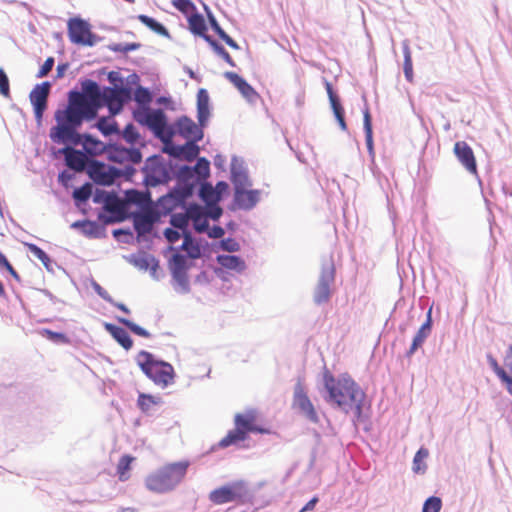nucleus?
Returning a JSON list of instances; mask_svg holds the SVG:
<instances>
[{"mask_svg":"<svg viewBox=\"0 0 512 512\" xmlns=\"http://www.w3.org/2000/svg\"><path fill=\"white\" fill-rule=\"evenodd\" d=\"M207 44L211 47V49L221 57L229 66L235 67L236 63L225 49V47L214 37L210 38Z\"/></svg>","mask_w":512,"mask_h":512,"instance_id":"13d9d810","label":"nucleus"},{"mask_svg":"<svg viewBox=\"0 0 512 512\" xmlns=\"http://www.w3.org/2000/svg\"><path fill=\"white\" fill-rule=\"evenodd\" d=\"M335 277L336 268L332 256L323 259L318 281L313 291V302L315 305L321 306L330 301Z\"/></svg>","mask_w":512,"mask_h":512,"instance_id":"423d86ee","label":"nucleus"},{"mask_svg":"<svg viewBox=\"0 0 512 512\" xmlns=\"http://www.w3.org/2000/svg\"><path fill=\"white\" fill-rule=\"evenodd\" d=\"M106 157L109 161L124 164H140L143 154L140 147L130 145L129 147L117 142H109Z\"/></svg>","mask_w":512,"mask_h":512,"instance_id":"4468645a","label":"nucleus"},{"mask_svg":"<svg viewBox=\"0 0 512 512\" xmlns=\"http://www.w3.org/2000/svg\"><path fill=\"white\" fill-rule=\"evenodd\" d=\"M132 118L140 126L148 128L155 138L162 139L160 128L167 125L168 116L164 110L160 108H149L141 111H132Z\"/></svg>","mask_w":512,"mask_h":512,"instance_id":"ddd939ff","label":"nucleus"},{"mask_svg":"<svg viewBox=\"0 0 512 512\" xmlns=\"http://www.w3.org/2000/svg\"><path fill=\"white\" fill-rule=\"evenodd\" d=\"M71 228L80 230L85 237L90 239H101L106 236L104 224L94 220H77L71 224Z\"/></svg>","mask_w":512,"mask_h":512,"instance_id":"cd10ccee","label":"nucleus"},{"mask_svg":"<svg viewBox=\"0 0 512 512\" xmlns=\"http://www.w3.org/2000/svg\"><path fill=\"white\" fill-rule=\"evenodd\" d=\"M292 409L310 423L318 424L320 422L319 414L308 396L302 377L297 378L293 388Z\"/></svg>","mask_w":512,"mask_h":512,"instance_id":"1a4fd4ad","label":"nucleus"},{"mask_svg":"<svg viewBox=\"0 0 512 512\" xmlns=\"http://www.w3.org/2000/svg\"><path fill=\"white\" fill-rule=\"evenodd\" d=\"M48 97L49 95L35 87L29 94V99L33 107L34 117L38 125H41L43 115L48 108Z\"/></svg>","mask_w":512,"mask_h":512,"instance_id":"7c9ffc66","label":"nucleus"},{"mask_svg":"<svg viewBox=\"0 0 512 512\" xmlns=\"http://www.w3.org/2000/svg\"><path fill=\"white\" fill-rule=\"evenodd\" d=\"M402 52H403V57H404V63H403L404 76L408 82H412L413 75H414L413 74V61H412L410 46H409V43L407 40H404L402 42Z\"/></svg>","mask_w":512,"mask_h":512,"instance_id":"3c124183","label":"nucleus"},{"mask_svg":"<svg viewBox=\"0 0 512 512\" xmlns=\"http://www.w3.org/2000/svg\"><path fill=\"white\" fill-rule=\"evenodd\" d=\"M195 165L191 166L192 171L195 172L201 179L206 180L210 176V161L206 157H198L195 159Z\"/></svg>","mask_w":512,"mask_h":512,"instance_id":"680f3d73","label":"nucleus"},{"mask_svg":"<svg viewBox=\"0 0 512 512\" xmlns=\"http://www.w3.org/2000/svg\"><path fill=\"white\" fill-rule=\"evenodd\" d=\"M163 403L161 397H156L152 394L139 392L137 399L138 409L146 414L150 415V409L153 405H161Z\"/></svg>","mask_w":512,"mask_h":512,"instance_id":"de8ad7c7","label":"nucleus"},{"mask_svg":"<svg viewBox=\"0 0 512 512\" xmlns=\"http://www.w3.org/2000/svg\"><path fill=\"white\" fill-rule=\"evenodd\" d=\"M209 500L215 505H222L229 502L240 504L250 503L254 494L244 480L228 482L209 493Z\"/></svg>","mask_w":512,"mask_h":512,"instance_id":"20e7f679","label":"nucleus"},{"mask_svg":"<svg viewBox=\"0 0 512 512\" xmlns=\"http://www.w3.org/2000/svg\"><path fill=\"white\" fill-rule=\"evenodd\" d=\"M188 29L194 36L202 38L206 43L212 38L208 34V26L204 16L197 10L190 16H187Z\"/></svg>","mask_w":512,"mask_h":512,"instance_id":"2f4dec72","label":"nucleus"},{"mask_svg":"<svg viewBox=\"0 0 512 512\" xmlns=\"http://www.w3.org/2000/svg\"><path fill=\"white\" fill-rule=\"evenodd\" d=\"M107 80L112 85V89L118 90L123 93H131L132 89L124 84V78L117 71H110L107 73Z\"/></svg>","mask_w":512,"mask_h":512,"instance_id":"052dcab7","label":"nucleus"},{"mask_svg":"<svg viewBox=\"0 0 512 512\" xmlns=\"http://www.w3.org/2000/svg\"><path fill=\"white\" fill-rule=\"evenodd\" d=\"M172 5L186 18L197 11V7L191 0H172Z\"/></svg>","mask_w":512,"mask_h":512,"instance_id":"e2e57ef3","label":"nucleus"},{"mask_svg":"<svg viewBox=\"0 0 512 512\" xmlns=\"http://www.w3.org/2000/svg\"><path fill=\"white\" fill-rule=\"evenodd\" d=\"M92 197V186L89 182H86L80 187H76L73 190L72 198L77 208L85 206L89 199Z\"/></svg>","mask_w":512,"mask_h":512,"instance_id":"49530a36","label":"nucleus"},{"mask_svg":"<svg viewBox=\"0 0 512 512\" xmlns=\"http://www.w3.org/2000/svg\"><path fill=\"white\" fill-rule=\"evenodd\" d=\"M323 388L322 397L331 408L345 415L353 413L354 425L364 424V430L366 432L370 430L371 402L367 399L366 392L348 372L335 377L324 366Z\"/></svg>","mask_w":512,"mask_h":512,"instance_id":"f257e3e1","label":"nucleus"},{"mask_svg":"<svg viewBox=\"0 0 512 512\" xmlns=\"http://www.w3.org/2000/svg\"><path fill=\"white\" fill-rule=\"evenodd\" d=\"M135 458L129 454L122 455L117 464V475L120 481H126L129 478L131 464Z\"/></svg>","mask_w":512,"mask_h":512,"instance_id":"4d7b16f0","label":"nucleus"},{"mask_svg":"<svg viewBox=\"0 0 512 512\" xmlns=\"http://www.w3.org/2000/svg\"><path fill=\"white\" fill-rule=\"evenodd\" d=\"M199 144L192 142H185L184 144L170 143L163 147L162 151L170 158L180 161H194L200 154Z\"/></svg>","mask_w":512,"mask_h":512,"instance_id":"f3484780","label":"nucleus"},{"mask_svg":"<svg viewBox=\"0 0 512 512\" xmlns=\"http://www.w3.org/2000/svg\"><path fill=\"white\" fill-rule=\"evenodd\" d=\"M216 261L223 269L242 273L246 270L247 264L245 260L239 255L232 254H218Z\"/></svg>","mask_w":512,"mask_h":512,"instance_id":"72a5a7b5","label":"nucleus"},{"mask_svg":"<svg viewBox=\"0 0 512 512\" xmlns=\"http://www.w3.org/2000/svg\"><path fill=\"white\" fill-rule=\"evenodd\" d=\"M67 34L70 42L79 46L93 47L103 40V37L92 32L91 24L80 16L68 20Z\"/></svg>","mask_w":512,"mask_h":512,"instance_id":"6e6552de","label":"nucleus"},{"mask_svg":"<svg viewBox=\"0 0 512 512\" xmlns=\"http://www.w3.org/2000/svg\"><path fill=\"white\" fill-rule=\"evenodd\" d=\"M210 246V243L204 238L193 236L192 238L188 237L180 246H169L167 250H185L192 259H199L210 254Z\"/></svg>","mask_w":512,"mask_h":512,"instance_id":"6ab92c4d","label":"nucleus"},{"mask_svg":"<svg viewBox=\"0 0 512 512\" xmlns=\"http://www.w3.org/2000/svg\"><path fill=\"white\" fill-rule=\"evenodd\" d=\"M176 129L170 131L167 138H173L175 135H179L187 142L198 144L204 138V129L209 124H201L200 122L195 123L189 116L181 115L175 121Z\"/></svg>","mask_w":512,"mask_h":512,"instance_id":"f8f14e48","label":"nucleus"},{"mask_svg":"<svg viewBox=\"0 0 512 512\" xmlns=\"http://www.w3.org/2000/svg\"><path fill=\"white\" fill-rule=\"evenodd\" d=\"M79 83L81 86V90L79 91L83 93V97L86 98L87 101H100L104 86H101L98 82L89 78H82L79 80Z\"/></svg>","mask_w":512,"mask_h":512,"instance_id":"c9c22d12","label":"nucleus"},{"mask_svg":"<svg viewBox=\"0 0 512 512\" xmlns=\"http://www.w3.org/2000/svg\"><path fill=\"white\" fill-rule=\"evenodd\" d=\"M187 196L180 190L175 191L174 186L170 187L167 193L161 195L150 207L154 210L156 216L160 219L167 217L176 209L184 207L185 200H189Z\"/></svg>","mask_w":512,"mask_h":512,"instance_id":"9b49d317","label":"nucleus"},{"mask_svg":"<svg viewBox=\"0 0 512 512\" xmlns=\"http://www.w3.org/2000/svg\"><path fill=\"white\" fill-rule=\"evenodd\" d=\"M142 44L139 42H129V43H111L107 46L110 51L113 52H121L128 53L141 48Z\"/></svg>","mask_w":512,"mask_h":512,"instance_id":"69168bd1","label":"nucleus"},{"mask_svg":"<svg viewBox=\"0 0 512 512\" xmlns=\"http://www.w3.org/2000/svg\"><path fill=\"white\" fill-rule=\"evenodd\" d=\"M56 124L50 128L49 137L55 144L65 146H77L85 140L84 132L80 133L82 125L68 118H54Z\"/></svg>","mask_w":512,"mask_h":512,"instance_id":"39448f33","label":"nucleus"},{"mask_svg":"<svg viewBox=\"0 0 512 512\" xmlns=\"http://www.w3.org/2000/svg\"><path fill=\"white\" fill-rule=\"evenodd\" d=\"M182 210L188 216V220H198L199 218H202V216H205V206L194 201L189 202L188 200H185Z\"/></svg>","mask_w":512,"mask_h":512,"instance_id":"864d4df0","label":"nucleus"},{"mask_svg":"<svg viewBox=\"0 0 512 512\" xmlns=\"http://www.w3.org/2000/svg\"><path fill=\"white\" fill-rule=\"evenodd\" d=\"M123 167H116V176L118 178H122L125 181H132L134 176L137 173V169L135 168L136 164L132 163H124Z\"/></svg>","mask_w":512,"mask_h":512,"instance_id":"0e129e2a","label":"nucleus"},{"mask_svg":"<svg viewBox=\"0 0 512 512\" xmlns=\"http://www.w3.org/2000/svg\"><path fill=\"white\" fill-rule=\"evenodd\" d=\"M85 140L82 143V149L87 155L95 156L106 154L108 149V143H104L95 135L84 132Z\"/></svg>","mask_w":512,"mask_h":512,"instance_id":"f704fd0d","label":"nucleus"},{"mask_svg":"<svg viewBox=\"0 0 512 512\" xmlns=\"http://www.w3.org/2000/svg\"><path fill=\"white\" fill-rule=\"evenodd\" d=\"M174 253L168 259V268L175 269L181 272H189L193 267V260L187 253H180L177 250H173Z\"/></svg>","mask_w":512,"mask_h":512,"instance_id":"e433bc0d","label":"nucleus"},{"mask_svg":"<svg viewBox=\"0 0 512 512\" xmlns=\"http://www.w3.org/2000/svg\"><path fill=\"white\" fill-rule=\"evenodd\" d=\"M216 190L210 182L202 180L201 184L197 186L196 193L198 198L206 205L208 203L217 202L215 195Z\"/></svg>","mask_w":512,"mask_h":512,"instance_id":"09e8293b","label":"nucleus"},{"mask_svg":"<svg viewBox=\"0 0 512 512\" xmlns=\"http://www.w3.org/2000/svg\"><path fill=\"white\" fill-rule=\"evenodd\" d=\"M202 180L199 175L192 171L190 165L182 164L179 170L178 180L174 185V190H180L192 198L196 193L197 186L201 184Z\"/></svg>","mask_w":512,"mask_h":512,"instance_id":"a211bd4d","label":"nucleus"},{"mask_svg":"<svg viewBox=\"0 0 512 512\" xmlns=\"http://www.w3.org/2000/svg\"><path fill=\"white\" fill-rule=\"evenodd\" d=\"M136 18L138 21H140L144 26H146L154 33L167 39H172V36L169 30L166 28V26L158 20H156L155 18L148 16L146 14H139L136 16Z\"/></svg>","mask_w":512,"mask_h":512,"instance_id":"c03bdc74","label":"nucleus"},{"mask_svg":"<svg viewBox=\"0 0 512 512\" xmlns=\"http://www.w3.org/2000/svg\"><path fill=\"white\" fill-rule=\"evenodd\" d=\"M127 202L139 209L144 208L147 203L152 204L151 193L149 191L142 192L137 189H128L125 191Z\"/></svg>","mask_w":512,"mask_h":512,"instance_id":"a18cd8bd","label":"nucleus"},{"mask_svg":"<svg viewBox=\"0 0 512 512\" xmlns=\"http://www.w3.org/2000/svg\"><path fill=\"white\" fill-rule=\"evenodd\" d=\"M91 128H96L104 137H109L120 133L118 122L113 118L105 116L98 118V121L92 124Z\"/></svg>","mask_w":512,"mask_h":512,"instance_id":"37998d69","label":"nucleus"},{"mask_svg":"<svg viewBox=\"0 0 512 512\" xmlns=\"http://www.w3.org/2000/svg\"><path fill=\"white\" fill-rule=\"evenodd\" d=\"M169 223L175 229L185 228L189 224L188 216L183 212L171 213Z\"/></svg>","mask_w":512,"mask_h":512,"instance_id":"338daca9","label":"nucleus"},{"mask_svg":"<svg viewBox=\"0 0 512 512\" xmlns=\"http://www.w3.org/2000/svg\"><path fill=\"white\" fill-rule=\"evenodd\" d=\"M363 130L365 134V143L367 147L368 154L372 160L375 158V150H374V139H373V124H372V116L371 113L366 107L363 111Z\"/></svg>","mask_w":512,"mask_h":512,"instance_id":"58836bf2","label":"nucleus"},{"mask_svg":"<svg viewBox=\"0 0 512 512\" xmlns=\"http://www.w3.org/2000/svg\"><path fill=\"white\" fill-rule=\"evenodd\" d=\"M171 274V285L175 292L179 294H188L191 291L189 275L187 272H181L175 269H169Z\"/></svg>","mask_w":512,"mask_h":512,"instance_id":"4c0bfd02","label":"nucleus"},{"mask_svg":"<svg viewBox=\"0 0 512 512\" xmlns=\"http://www.w3.org/2000/svg\"><path fill=\"white\" fill-rule=\"evenodd\" d=\"M189 466L187 460L166 464L146 477L145 486L158 494L170 492L183 481Z\"/></svg>","mask_w":512,"mask_h":512,"instance_id":"f03ea898","label":"nucleus"},{"mask_svg":"<svg viewBox=\"0 0 512 512\" xmlns=\"http://www.w3.org/2000/svg\"><path fill=\"white\" fill-rule=\"evenodd\" d=\"M429 451L425 447H420L414 455L412 470L416 474H424L427 470V465L424 460L428 457Z\"/></svg>","mask_w":512,"mask_h":512,"instance_id":"6e6d98bb","label":"nucleus"},{"mask_svg":"<svg viewBox=\"0 0 512 512\" xmlns=\"http://www.w3.org/2000/svg\"><path fill=\"white\" fill-rule=\"evenodd\" d=\"M433 304L429 307L426 312V319L416 332L412 341L417 343L420 347L425 343L426 339L430 336L433 329Z\"/></svg>","mask_w":512,"mask_h":512,"instance_id":"79ce46f5","label":"nucleus"},{"mask_svg":"<svg viewBox=\"0 0 512 512\" xmlns=\"http://www.w3.org/2000/svg\"><path fill=\"white\" fill-rule=\"evenodd\" d=\"M135 360L143 374L155 385L168 387L175 382L176 372L172 364L157 358L153 353L141 350Z\"/></svg>","mask_w":512,"mask_h":512,"instance_id":"7ed1b4c3","label":"nucleus"},{"mask_svg":"<svg viewBox=\"0 0 512 512\" xmlns=\"http://www.w3.org/2000/svg\"><path fill=\"white\" fill-rule=\"evenodd\" d=\"M101 108H103V103H100V101H85L80 109L75 111L70 118L80 125H83L84 122L98 120V118H100L99 110Z\"/></svg>","mask_w":512,"mask_h":512,"instance_id":"c85d7f7f","label":"nucleus"},{"mask_svg":"<svg viewBox=\"0 0 512 512\" xmlns=\"http://www.w3.org/2000/svg\"><path fill=\"white\" fill-rule=\"evenodd\" d=\"M156 259L157 258L154 255L143 251L138 255L132 254L129 257V262L133 264L135 267L146 271L150 268V266Z\"/></svg>","mask_w":512,"mask_h":512,"instance_id":"603ef678","label":"nucleus"},{"mask_svg":"<svg viewBox=\"0 0 512 512\" xmlns=\"http://www.w3.org/2000/svg\"><path fill=\"white\" fill-rule=\"evenodd\" d=\"M153 100V93L148 87L138 85L134 90V101L136 102V108L132 111H141L151 108V102Z\"/></svg>","mask_w":512,"mask_h":512,"instance_id":"ea45409f","label":"nucleus"},{"mask_svg":"<svg viewBox=\"0 0 512 512\" xmlns=\"http://www.w3.org/2000/svg\"><path fill=\"white\" fill-rule=\"evenodd\" d=\"M454 154L462 166L470 173L477 174V163L474 152L465 141H457L453 148Z\"/></svg>","mask_w":512,"mask_h":512,"instance_id":"a878e982","label":"nucleus"},{"mask_svg":"<svg viewBox=\"0 0 512 512\" xmlns=\"http://www.w3.org/2000/svg\"><path fill=\"white\" fill-rule=\"evenodd\" d=\"M211 103L208 91L205 88H200L197 92L196 111L197 120L201 124H209L211 117Z\"/></svg>","mask_w":512,"mask_h":512,"instance_id":"473e14b6","label":"nucleus"},{"mask_svg":"<svg viewBox=\"0 0 512 512\" xmlns=\"http://www.w3.org/2000/svg\"><path fill=\"white\" fill-rule=\"evenodd\" d=\"M323 84L328 95L329 104L333 115L342 131H347V123L345 120V109L342 105L341 98L337 91L334 89L332 83L326 78H323Z\"/></svg>","mask_w":512,"mask_h":512,"instance_id":"412c9836","label":"nucleus"},{"mask_svg":"<svg viewBox=\"0 0 512 512\" xmlns=\"http://www.w3.org/2000/svg\"><path fill=\"white\" fill-rule=\"evenodd\" d=\"M85 101H87V99L83 97V93H80L78 88L74 87L70 89L67 93V104L57 108L54 113V118L70 117L75 111L80 109Z\"/></svg>","mask_w":512,"mask_h":512,"instance_id":"393cba45","label":"nucleus"},{"mask_svg":"<svg viewBox=\"0 0 512 512\" xmlns=\"http://www.w3.org/2000/svg\"><path fill=\"white\" fill-rule=\"evenodd\" d=\"M122 137L128 144L135 146L140 144V148L145 146L142 136L133 123H128L122 130Z\"/></svg>","mask_w":512,"mask_h":512,"instance_id":"8fccbe9b","label":"nucleus"},{"mask_svg":"<svg viewBox=\"0 0 512 512\" xmlns=\"http://www.w3.org/2000/svg\"><path fill=\"white\" fill-rule=\"evenodd\" d=\"M161 219L158 218L154 210L149 206L145 212L135 214L133 217V227L138 235V240H147L144 237L149 233L154 223H160Z\"/></svg>","mask_w":512,"mask_h":512,"instance_id":"5701e85b","label":"nucleus"},{"mask_svg":"<svg viewBox=\"0 0 512 512\" xmlns=\"http://www.w3.org/2000/svg\"><path fill=\"white\" fill-rule=\"evenodd\" d=\"M55 157L64 155V161L67 167L75 171H82L86 167L88 157L83 150L74 148L72 146H64L57 150L52 151Z\"/></svg>","mask_w":512,"mask_h":512,"instance_id":"aec40b11","label":"nucleus"},{"mask_svg":"<svg viewBox=\"0 0 512 512\" xmlns=\"http://www.w3.org/2000/svg\"><path fill=\"white\" fill-rule=\"evenodd\" d=\"M25 247H27L28 251L33 254L37 259H39L46 270L52 274H54V266L57 268H61L42 248L34 243L25 242Z\"/></svg>","mask_w":512,"mask_h":512,"instance_id":"a19ab883","label":"nucleus"},{"mask_svg":"<svg viewBox=\"0 0 512 512\" xmlns=\"http://www.w3.org/2000/svg\"><path fill=\"white\" fill-rule=\"evenodd\" d=\"M87 174L96 185L104 187L114 185L117 179L116 166L97 159L89 160Z\"/></svg>","mask_w":512,"mask_h":512,"instance_id":"2eb2a0df","label":"nucleus"},{"mask_svg":"<svg viewBox=\"0 0 512 512\" xmlns=\"http://www.w3.org/2000/svg\"><path fill=\"white\" fill-rule=\"evenodd\" d=\"M442 499L438 496H429L423 503L422 512H440Z\"/></svg>","mask_w":512,"mask_h":512,"instance_id":"774afa93","label":"nucleus"},{"mask_svg":"<svg viewBox=\"0 0 512 512\" xmlns=\"http://www.w3.org/2000/svg\"><path fill=\"white\" fill-rule=\"evenodd\" d=\"M224 77L237 88L241 95L251 104L260 99L259 93L250 85L247 80L236 72L226 71Z\"/></svg>","mask_w":512,"mask_h":512,"instance_id":"b1692460","label":"nucleus"},{"mask_svg":"<svg viewBox=\"0 0 512 512\" xmlns=\"http://www.w3.org/2000/svg\"><path fill=\"white\" fill-rule=\"evenodd\" d=\"M230 180L233 184V190L252 186L247 169L243 166V161L233 156L230 167Z\"/></svg>","mask_w":512,"mask_h":512,"instance_id":"bb28decb","label":"nucleus"},{"mask_svg":"<svg viewBox=\"0 0 512 512\" xmlns=\"http://www.w3.org/2000/svg\"><path fill=\"white\" fill-rule=\"evenodd\" d=\"M261 190L241 188L233 191L232 201L228 205L229 211L243 210L250 211L260 201Z\"/></svg>","mask_w":512,"mask_h":512,"instance_id":"dca6fc26","label":"nucleus"},{"mask_svg":"<svg viewBox=\"0 0 512 512\" xmlns=\"http://www.w3.org/2000/svg\"><path fill=\"white\" fill-rule=\"evenodd\" d=\"M39 334L45 337L47 340L56 344H69L70 338L64 332L53 331L49 328H42L39 330Z\"/></svg>","mask_w":512,"mask_h":512,"instance_id":"bf43d9fd","label":"nucleus"},{"mask_svg":"<svg viewBox=\"0 0 512 512\" xmlns=\"http://www.w3.org/2000/svg\"><path fill=\"white\" fill-rule=\"evenodd\" d=\"M165 159L160 154H153L146 158L144 165L140 168L143 174V185L148 188H155L160 185H167Z\"/></svg>","mask_w":512,"mask_h":512,"instance_id":"9d476101","label":"nucleus"},{"mask_svg":"<svg viewBox=\"0 0 512 512\" xmlns=\"http://www.w3.org/2000/svg\"><path fill=\"white\" fill-rule=\"evenodd\" d=\"M116 319L120 324L124 325L134 335L143 338H151L152 335L147 329L133 322L132 320L120 316H117Z\"/></svg>","mask_w":512,"mask_h":512,"instance_id":"5fc2aeb1","label":"nucleus"},{"mask_svg":"<svg viewBox=\"0 0 512 512\" xmlns=\"http://www.w3.org/2000/svg\"><path fill=\"white\" fill-rule=\"evenodd\" d=\"M255 420L256 418L253 413H237L234 417L235 428L229 430L227 435L217 445L212 446L211 451H214L216 448L224 449L230 446H237L240 442L247 440Z\"/></svg>","mask_w":512,"mask_h":512,"instance_id":"0eeeda50","label":"nucleus"},{"mask_svg":"<svg viewBox=\"0 0 512 512\" xmlns=\"http://www.w3.org/2000/svg\"><path fill=\"white\" fill-rule=\"evenodd\" d=\"M130 93H123L118 90H114L109 86H104L102 95L100 97V103H103V107H106L111 116L119 115L123 111L124 98L123 95H129Z\"/></svg>","mask_w":512,"mask_h":512,"instance_id":"4be33fe9","label":"nucleus"},{"mask_svg":"<svg viewBox=\"0 0 512 512\" xmlns=\"http://www.w3.org/2000/svg\"><path fill=\"white\" fill-rule=\"evenodd\" d=\"M103 327L106 332H108L111 337L126 351H129L132 349L134 341L128 331L126 330V327H121L119 325H116L114 323L110 322H103Z\"/></svg>","mask_w":512,"mask_h":512,"instance_id":"c756f323","label":"nucleus"}]
</instances>
